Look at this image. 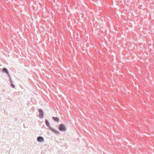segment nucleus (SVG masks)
I'll return each mask as SVG.
<instances>
[{
  "label": "nucleus",
  "mask_w": 154,
  "mask_h": 154,
  "mask_svg": "<svg viewBox=\"0 0 154 154\" xmlns=\"http://www.w3.org/2000/svg\"><path fill=\"white\" fill-rule=\"evenodd\" d=\"M59 129L61 131L64 132L67 130V128L64 125L60 124L59 125Z\"/></svg>",
  "instance_id": "obj_1"
},
{
  "label": "nucleus",
  "mask_w": 154,
  "mask_h": 154,
  "mask_svg": "<svg viewBox=\"0 0 154 154\" xmlns=\"http://www.w3.org/2000/svg\"><path fill=\"white\" fill-rule=\"evenodd\" d=\"M39 112L40 114L39 117L41 118H43L44 117V112L43 111L42 109H40Z\"/></svg>",
  "instance_id": "obj_2"
},
{
  "label": "nucleus",
  "mask_w": 154,
  "mask_h": 154,
  "mask_svg": "<svg viewBox=\"0 0 154 154\" xmlns=\"http://www.w3.org/2000/svg\"><path fill=\"white\" fill-rule=\"evenodd\" d=\"M37 140L38 142H42L44 141V139L43 137L42 136H39L37 138Z\"/></svg>",
  "instance_id": "obj_3"
},
{
  "label": "nucleus",
  "mask_w": 154,
  "mask_h": 154,
  "mask_svg": "<svg viewBox=\"0 0 154 154\" xmlns=\"http://www.w3.org/2000/svg\"><path fill=\"white\" fill-rule=\"evenodd\" d=\"M49 129L51 131L53 132L56 134H58L59 133V132L58 131H57V130L54 129V128L52 127H50Z\"/></svg>",
  "instance_id": "obj_4"
},
{
  "label": "nucleus",
  "mask_w": 154,
  "mask_h": 154,
  "mask_svg": "<svg viewBox=\"0 0 154 154\" xmlns=\"http://www.w3.org/2000/svg\"><path fill=\"white\" fill-rule=\"evenodd\" d=\"M45 122V124L46 125L47 127H49V128H50V127H51L50 126V125L49 122L47 120H46Z\"/></svg>",
  "instance_id": "obj_5"
},
{
  "label": "nucleus",
  "mask_w": 154,
  "mask_h": 154,
  "mask_svg": "<svg viewBox=\"0 0 154 154\" xmlns=\"http://www.w3.org/2000/svg\"><path fill=\"white\" fill-rule=\"evenodd\" d=\"M52 119L56 122H58L59 121V118L57 117H53Z\"/></svg>",
  "instance_id": "obj_6"
},
{
  "label": "nucleus",
  "mask_w": 154,
  "mask_h": 154,
  "mask_svg": "<svg viewBox=\"0 0 154 154\" xmlns=\"http://www.w3.org/2000/svg\"><path fill=\"white\" fill-rule=\"evenodd\" d=\"M2 72H5V73L8 74V72L7 69L6 68H4L2 70Z\"/></svg>",
  "instance_id": "obj_7"
},
{
  "label": "nucleus",
  "mask_w": 154,
  "mask_h": 154,
  "mask_svg": "<svg viewBox=\"0 0 154 154\" xmlns=\"http://www.w3.org/2000/svg\"><path fill=\"white\" fill-rule=\"evenodd\" d=\"M11 86L13 88H15V86L14 85V84L12 83L11 84Z\"/></svg>",
  "instance_id": "obj_8"
}]
</instances>
